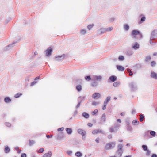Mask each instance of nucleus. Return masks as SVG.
<instances>
[{"label":"nucleus","instance_id":"1","mask_svg":"<svg viewBox=\"0 0 157 157\" xmlns=\"http://www.w3.org/2000/svg\"><path fill=\"white\" fill-rule=\"evenodd\" d=\"M131 35L134 38H136V36H138L139 38H141L142 37V36L141 33L138 31L136 30H133L132 31Z\"/></svg>","mask_w":157,"mask_h":157},{"label":"nucleus","instance_id":"2","mask_svg":"<svg viewBox=\"0 0 157 157\" xmlns=\"http://www.w3.org/2000/svg\"><path fill=\"white\" fill-rule=\"evenodd\" d=\"M115 144L114 143L111 142L107 144L105 147V150H108L113 148L115 145Z\"/></svg>","mask_w":157,"mask_h":157},{"label":"nucleus","instance_id":"3","mask_svg":"<svg viewBox=\"0 0 157 157\" xmlns=\"http://www.w3.org/2000/svg\"><path fill=\"white\" fill-rule=\"evenodd\" d=\"M52 49L51 47H49L46 50V56H49L51 55Z\"/></svg>","mask_w":157,"mask_h":157},{"label":"nucleus","instance_id":"4","mask_svg":"<svg viewBox=\"0 0 157 157\" xmlns=\"http://www.w3.org/2000/svg\"><path fill=\"white\" fill-rule=\"evenodd\" d=\"M100 97V94L99 93H95L93 94L92 97L94 99H98Z\"/></svg>","mask_w":157,"mask_h":157},{"label":"nucleus","instance_id":"5","mask_svg":"<svg viewBox=\"0 0 157 157\" xmlns=\"http://www.w3.org/2000/svg\"><path fill=\"white\" fill-rule=\"evenodd\" d=\"M78 132L82 135V136H85L86 133V132L85 131L82 129H79L78 131Z\"/></svg>","mask_w":157,"mask_h":157},{"label":"nucleus","instance_id":"6","mask_svg":"<svg viewBox=\"0 0 157 157\" xmlns=\"http://www.w3.org/2000/svg\"><path fill=\"white\" fill-rule=\"evenodd\" d=\"M102 132L101 130L100 129H97V130H94L92 131V133L94 134H96L98 133H101Z\"/></svg>","mask_w":157,"mask_h":157},{"label":"nucleus","instance_id":"7","mask_svg":"<svg viewBox=\"0 0 157 157\" xmlns=\"http://www.w3.org/2000/svg\"><path fill=\"white\" fill-rule=\"evenodd\" d=\"M64 137L63 135L62 134H58L56 137V138L57 140H61Z\"/></svg>","mask_w":157,"mask_h":157},{"label":"nucleus","instance_id":"8","mask_svg":"<svg viewBox=\"0 0 157 157\" xmlns=\"http://www.w3.org/2000/svg\"><path fill=\"white\" fill-rule=\"evenodd\" d=\"M151 77L157 79V73L154 72H151Z\"/></svg>","mask_w":157,"mask_h":157},{"label":"nucleus","instance_id":"9","mask_svg":"<svg viewBox=\"0 0 157 157\" xmlns=\"http://www.w3.org/2000/svg\"><path fill=\"white\" fill-rule=\"evenodd\" d=\"M109 79L112 82H114L116 81L117 79V77L115 76H112L109 77Z\"/></svg>","mask_w":157,"mask_h":157},{"label":"nucleus","instance_id":"10","mask_svg":"<svg viewBox=\"0 0 157 157\" xmlns=\"http://www.w3.org/2000/svg\"><path fill=\"white\" fill-rule=\"evenodd\" d=\"M117 69L119 70L120 71H123L124 70V68L123 67L117 65L116 66Z\"/></svg>","mask_w":157,"mask_h":157},{"label":"nucleus","instance_id":"11","mask_svg":"<svg viewBox=\"0 0 157 157\" xmlns=\"http://www.w3.org/2000/svg\"><path fill=\"white\" fill-rule=\"evenodd\" d=\"M52 153L51 152H50L45 154L44 155L43 157H51L52 156Z\"/></svg>","mask_w":157,"mask_h":157},{"label":"nucleus","instance_id":"12","mask_svg":"<svg viewBox=\"0 0 157 157\" xmlns=\"http://www.w3.org/2000/svg\"><path fill=\"white\" fill-rule=\"evenodd\" d=\"M4 101L6 103H9L11 101V99L9 97H6L4 99Z\"/></svg>","mask_w":157,"mask_h":157},{"label":"nucleus","instance_id":"13","mask_svg":"<svg viewBox=\"0 0 157 157\" xmlns=\"http://www.w3.org/2000/svg\"><path fill=\"white\" fill-rule=\"evenodd\" d=\"M139 45L137 43H135V44L133 46V48L135 49H137L138 48Z\"/></svg>","mask_w":157,"mask_h":157},{"label":"nucleus","instance_id":"14","mask_svg":"<svg viewBox=\"0 0 157 157\" xmlns=\"http://www.w3.org/2000/svg\"><path fill=\"white\" fill-rule=\"evenodd\" d=\"M82 116L86 118H88L89 117V115L85 112L83 113H82Z\"/></svg>","mask_w":157,"mask_h":157},{"label":"nucleus","instance_id":"15","mask_svg":"<svg viewBox=\"0 0 157 157\" xmlns=\"http://www.w3.org/2000/svg\"><path fill=\"white\" fill-rule=\"evenodd\" d=\"M67 132L69 134H70L72 133V130L71 129L69 128H67L66 129Z\"/></svg>","mask_w":157,"mask_h":157},{"label":"nucleus","instance_id":"16","mask_svg":"<svg viewBox=\"0 0 157 157\" xmlns=\"http://www.w3.org/2000/svg\"><path fill=\"white\" fill-rule=\"evenodd\" d=\"M139 123V121L137 120H134L132 122V124L134 125H137Z\"/></svg>","mask_w":157,"mask_h":157},{"label":"nucleus","instance_id":"17","mask_svg":"<svg viewBox=\"0 0 157 157\" xmlns=\"http://www.w3.org/2000/svg\"><path fill=\"white\" fill-rule=\"evenodd\" d=\"M75 155L78 157H80L82 156V153L80 152H77L75 154Z\"/></svg>","mask_w":157,"mask_h":157},{"label":"nucleus","instance_id":"18","mask_svg":"<svg viewBox=\"0 0 157 157\" xmlns=\"http://www.w3.org/2000/svg\"><path fill=\"white\" fill-rule=\"evenodd\" d=\"M113 29L112 27H109L105 29V31L106 32H109L112 30Z\"/></svg>","mask_w":157,"mask_h":157},{"label":"nucleus","instance_id":"19","mask_svg":"<svg viewBox=\"0 0 157 157\" xmlns=\"http://www.w3.org/2000/svg\"><path fill=\"white\" fill-rule=\"evenodd\" d=\"M10 151V149L8 147H6L5 148V152L6 153H7L9 152Z\"/></svg>","mask_w":157,"mask_h":157},{"label":"nucleus","instance_id":"20","mask_svg":"<svg viewBox=\"0 0 157 157\" xmlns=\"http://www.w3.org/2000/svg\"><path fill=\"white\" fill-rule=\"evenodd\" d=\"M76 88L78 91H80L82 89V87L80 85H78L76 86Z\"/></svg>","mask_w":157,"mask_h":157},{"label":"nucleus","instance_id":"21","mask_svg":"<svg viewBox=\"0 0 157 157\" xmlns=\"http://www.w3.org/2000/svg\"><path fill=\"white\" fill-rule=\"evenodd\" d=\"M105 118H106V115L105 114H104L103 115L101 118V121H105Z\"/></svg>","mask_w":157,"mask_h":157},{"label":"nucleus","instance_id":"22","mask_svg":"<svg viewBox=\"0 0 157 157\" xmlns=\"http://www.w3.org/2000/svg\"><path fill=\"white\" fill-rule=\"evenodd\" d=\"M118 151H121L122 150V148H123V145L122 144H119L118 146Z\"/></svg>","mask_w":157,"mask_h":157},{"label":"nucleus","instance_id":"23","mask_svg":"<svg viewBox=\"0 0 157 157\" xmlns=\"http://www.w3.org/2000/svg\"><path fill=\"white\" fill-rule=\"evenodd\" d=\"M124 28L125 30L127 31L129 29V26L127 24H125L124 26Z\"/></svg>","mask_w":157,"mask_h":157},{"label":"nucleus","instance_id":"24","mask_svg":"<svg viewBox=\"0 0 157 157\" xmlns=\"http://www.w3.org/2000/svg\"><path fill=\"white\" fill-rule=\"evenodd\" d=\"M44 151V149L43 148H42L37 150V152L38 153H42Z\"/></svg>","mask_w":157,"mask_h":157},{"label":"nucleus","instance_id":"25","mask_svg":"<svg viewBox=\"0 0 157 157\" xmlns=\"http://www.w3.org/2000/svg\"><path fill=\"white\" fill-rule=\"evenodd\" d=\"M110 97H108L105 100V101L104 102V103L106 104H107L108 102L110 100Z\"/></svg>","mask_w":157,"mask_h":157},{"label":"nucleus","instance_id":"26","mask_svg":"<svg viewBox=\"0 0 157 157\" xmlns=\"http://www.w3.org/2000/svg\"><path fill=\"white\" fill-rule=\"evenodd\" d=\"M127 71L128 73H129V75L130 76H132L133 75L132 72L131 71L130 69L128 68L127 70Z\"/></svg>","mask_w":157,"mask_h":157},{"label":"nucleus","instance_id":"27","mask_svg":"<svg viewBox=\"0 0 157 157\" xmlns=\"http://www.w3.org/2000/svg\"><path fill=\"white\" fill-rule=\"evenodd\" d=\"M151 57L150 56H147L145 58V61L146 62H148L151 59Z\"/></svg>","mask_w":157,"mask_h":157},{"label":"nucleus","instance_id":"28","mask_svg":"<svg viewBox=\"0 0 157 157\" xmlns=\"http://www.w3.org/2000/svg\"><path fill=\"white\" fill-rule=\"evenodd\" d=\"M120 83L119 82H116L113 83V86L115 87H117L119 85Z\"/></svg>","mask_w":157,"mask_h":157},{"label":"nucleus","instance_id":"29","mask_svg":"<svg viewBox=\"0 0 157 157\" xmlns=\"http://www.w3.org/2000/svg\"><path fill=\"white\" fill-rule=\"evenodd\" d=\"M140 122H142L144 118V116L142 114H140Z\"/></svg>","mask_w":157,"mask_h":157},{"label":"nucleus","instance_id":"30","mask_svg":"<svg viewBox=\"0 0 157 157\" xmlns=\"http://www.w3.org/2000/svg\"><path fill=\"white\" fill-rule=\"evenodd\" d=\"M22 95V94L21 93H18L15 94V95L14 96V97L15 98H17L19 97L20 96Z\"/></svg>","mask_w":157,"mask_h":157},{"label":"nucleus","instance_id":"31","mask_svg":"<svg viewBox=\"0 0 157 157\" xmlns=\"http://www.w3.org/2000/svg\"><path fill=\"white\" fill-rule=\"evenodd\" d=\"M94 25L93 24H91L88 25L87 26V28L89 30H90L94 26Z\"/></svg>","mask_w":157,"mask_h":157},{"label":"nucleus","instance_id":"32","mask_svg":"<svg viewBox=\"0 0 157 157\" xmlns=\"http://www.w3.org/2000/svg\"><path fill=\"white\" fill-rule=\"evenodd\" d=\"M80 33L82 35H83L86 33V31L84 29H82L80 31Z\"/></svg>","mask_w":157,"mask_h":157},{"label":"nucleus","instance_id":"33","mask_svg":"<svg viewBox=\"0 0 157 157\" xmlns=\"http://www.w3.org/2000/svg\"><path fill=\"white\" fill-rule=\"evenodd\" d=\"M85 79L89 81L90 80L91 78L90 76H87L85 77Z\"/></svg>","mask_w":157,"mask_h":157},{"label":"nucleus","instance_id":"34","mask_svg":"<svg viewBox=\"0 0 157 157\" xmlns=\"http://www.w3.org/2000/svg\"><path fill=\"white\" fill-rule=\"evenodd\" d=\"M59 58H61L62 59H63L64 58V56H58L56 57V59L57 60Z\"/></svg>","mask_w":157,"mask_h":157},{"label":"nucleus","instance_id":"35","mask_svg":"<svg viewBox=\"0 0 157 157\" xmlns=\"http://www.w3.org/2000/svg\"><path fill=\"white\" fill-rule=\"evenodd\" d=\"M142 147L143 149L145 151H146L147 149V147L146 145H143L142 146Z\"/></svg>","mask_w":157,"mask_h":157},{"label":"nucleus","instance_id":"36","mask_svg":"<svg viewBox=\"0 0 157 157\" xmlns=\"http://www.w3.org/2000/svg\"><path fill=\"white\" fill-rule=\"evenodd\" d=\"M156 64V62L154 61H153L151 62V67L154 66Z\"/></svg>","mask_w":157,"mask_h":157},{"label":"nucleus","instance_id":"37","mask_svg":"<svg viewBox=\"0 0 157 157\" xmlns=\"http://www.w3.org/2000/svg\"><path fill=\"white\" fill-rule=\"evenodd\" d=\"M95 78L96 80H101V76H96Z\"/></svg>","mask_w":157,"mask_h":157},{"label":"nucleus","instance_id":"38","mask_svg":"<svg viewBox=\"0 0 157 157\" xmlns=\"http://www.w3.org/2000/svg\"><path fill=\"white\" fill-rule=\"evenodd\" d=\"M146 155H150V151L148 149H147L146 151Z\"/></svg>","mask_w":157,"mask_h":157},{"label":"nucleus","instance_id":"39","mask_svg":"<svg viewBox=\"0 0 157 157\" xmlns=\"http://www.w3.org/2000/svg\"><path fill=\"white\" fill-rule=\"evenodd\" d=\"M119 59L120 60H123L124 59V57L122 56H120L119 57Z\"/></svg>","mask_w":157,"mask_h":157},{"label":"nucleus","instance_id":"40","mask_svg":"<svg viewBox=\"0 0 157 157\" xmlns=\"http://www.w3.org/2000/svg\"><path fill=\"white\" fill-rule=\"evenodd\" d=\"M98 112V110L97 109H95L94 110V111L92 112V114L93 115H94L95 114H96Z\"/></svg>","mask_w":157,"mask_h":157},{"label":"nucleus","instance_id":"41","mask_svg":"<svg viewBox=\"0 0 157 157\" xmlns=\"http://www.w3.org/2000/svg\"><path fill=\"white\" fill-rule=\"evenodd\" d=\"M150 134L152 136H155V132L154 131L150 132Z\"/></svg>","mask_w":157,"mask_h":157},{"label":"nucleus","instance_id":"42","mask_svg":"<svg viewBox=\"0 0 157 157\" xmlns=\"http://www.w3.org/2000/svg\"><path fill=\"white\" fill-rule=\"evenodd\" d=\"M64 130V128L63 127H62L61 128H59L57 130L58 131H63Z\"/></svg>","mask_w":157,"mask_h":157},{"label":"nucleus","instance_id":"43","mask_svg":"<svg viewBox=\"0 0 157 157\" xmlns=\"http://www.w3.org/2000/svg\"><path fill=\"white\" fill-rule=\"evenodd\" d=\"M107 105V104H105L104 103V105L102 108L103 110H104L106 109V107Z\"/></svg>","mask_w":157,"mask_h":157},{"label":"nucleus","instance_id":"44","mask_svg":"<svg viewBox=\"0 0 157 157\" xmlns=\"http://www.w3.org/2000/svg\"><path fill=\"white\" fill-rule=\"evenodd\" d=\"M29 144L31 145H32L34 143V141L33 140H30L29 141Z\"/></svg>","mask_w":157,"mask_h":157},{"label":"nucleus","instance_id":"45","mask_svg":"<svg viewBox=\"0 0 157 157\" xmlns=\"http://www.w3.org/2000/svg\"><path fill=\"white\" fill-rule=\"evenodd\" d=\"M145 17H143L141 19V21L142 22H143L145 21Z\"/></svg>","mask_w":157,"mask_h":157},{"label":"nucleus","instance_id":"46","mask_svg":"<svg viewBox=\"0 0 157 157\" xmlns=\"http://www.w3.org/2000/svg\"><path fill=\"white\" fill-rule=\"evenodd\" d=\"M67 154H68L69 155H71V154L72 153V152L71 151H67Z\"/></svg>","mask_w":157,"mask_h":157},{"label":"nucleus","instance_id":"47","mask_svg":"<svg viewBox=\"0 0 157 157\" xmlns=\"http://www.w3.org/2000/svg\"><path fill=\"white\" fill-rule=\"evenodd\" d=\"M21 157H26V154L24 153L22 154L21 155Z\"/></svg>","mask_w":157,"mask_h":157},{"label":"nucleus","instance_id":"48","mask_svg":"<svg viewBox=\"0 0 157 157\" xmlns=\"http://www.w3.org/2000/svg\"><path fill=\"white\" fill-rule=\"evenodd\" d=\"M99 138H97L95 139V141L96 143H99Z\"/></svg>","mask_w":157,"mask_h":157},{"label":"nucleus","instance_id":"49","mask_svg":"<svg viewBox=\"0 0 157 157\" xmlns=\"http://www.w3.org/2000/svg\"><path fill=\"white\" fill-rule=\"evenodd\" d=\"M36 82H32L31 83V86H33V85H34L36 83Z\"/></svg>","mask_w":157,"mask_h":157},{"label":"nucleus","instance_id":"50","mask_svg":"<svg viewBox=\"0 0 157 157\" xmlns=\"http://www.w3.org/2000/svg\"><path fill=\"white\" fill-rule=\"evenodd\" d=\"M98 104V103H97L95 102H93L92 103L93 105H97Z\"/></svg>","mask_w":157,"mask_h":157},{"label":"nucleus","instance_id":"51","mask_svg":"<svg viewBox=\"0 0 157 157\" xmlns=\"http://www.w3.org/2000/svg\"><path fill=\"white\" fill-rule=\"evenodd\" d=\"M96 83L95 82H94V83H93L92 84V86H96Z\"/></svg>","mask_w":157,"mask_h":157},{"label":"nucleus","instance_id":"52","mask_svg":"<svg viewBox=\"0 0 157 157\" xmlns=\"http://www.w3.org/2000/svg\"><path fill=\"white\" fill-rule=\"evenodd\" d=\"M40 78V77L39 76H38V77H36L35 78V80H38V79H39Z\"/></svg>","mask_w":157,"mask_h":157},{"label":"nucleus","instance_id":"53","mask_svg":"<svg viewBox=\"0 0 157 157\" xmlns=\"http://www.w3.org/2000/svg\"><path fill=\"white\" fill-rule=\"evenodd\" d=\"M151 157H157V156L156 154H153L152 155Z\"/></svg>","mask_w":157,"mask_h":157},{"label":"nucleus","instance_id":"54","mask_svg":"<svg viewBox=\"0 0 157 157\" xmlns=\"http://www.w3.org/2000/svg\"><path fill=\"white\" fill-rule=\"evenodd\" d=\"M6 125L7 126H10V125H11L9 123H6Z\"/></svg>","mask_w":157,"mask_h":157},{"label":"nucleus","instance_id":"55","mask_svg":"<svg viewBox=\"0 0 157 157\" xmlns=\"http://www.w3.org/2000/svg\"><path fill=\"white\" fill-rule=\"evenodd\" d=\"M15 150H16V151H17L18 150H19V148L18 147H16L15 148Z\"/></svg>","mask_w":157,"mask_h":157},{"label":"nucleus","instance_id":"56","mask_svg":"<svg viewBox=\"0 0 157 157\" xmlns=\"http://www.w3.org/2000/svg\"><path fill=\"white\" fill-rule=\"evenodd\" d=\"M117 121L118 122L121 123V120L120 119H117Z\"/></svg>","mask_w":157,"mask_h":157},{"label":"nucleus","instance_id":"57","mask_svg":"<svg viewBox=\"0 0 157 157\" xmlns=\"http://www.w3.org/2000/svg\"><path fill=\"white\" fill-rule=\"evenodd\" d=\"M17 151H18V153H20L21 152V149H19V150H18Z\"/></svg>","mask_w":157,"mask_h":157},{"label":"nucleus","instance_id":"58","mask_svg":"<svg viewBox=\"0 0 157 157\" xmlns=\"http://www.w3.org/2000/svg\"><path fill=\"white\" fill-rule=\"evenodd\" d=\"M46 136L48 138H49L50 137V136L49 135H47Z\"/></svg>","mask_w":157,"mask_h":157},{"label":"nucleus","instance_id":"59","mask_svg":"<svg viewBox=\"0 0 157 157\" xmlns=\"http://www.w3.org/2000/svg\"><path fill=\"white\" fill-rule=\"evenodd\" d=\"M110 131L111 132H113L114 130L113 128H111L110 129Z\"/></svg>","mask_w":157,"mask_h":157},{"label":"nucleus","instance_id":"60","mask_svg":"<svg viewBox=\"0 0 157 157\" xmlns=\"http://www.w3.org/2000/svg\"><path fill=\"white\" fill-rule=\"evenodd\" d=\"M38 53L37 52H35L34 53V54L35 55H37L38 54Z\"/></svg>","mask_w":157,"mask_h":157},{"label":"nucleus","instance_id":"61","mask_svg":"<svg viewBox=\"0 0 157 157\" xmlns=\"http://www.w3.org/2000/svg\"><path fill=\"white\" fill-rule=\"evenodd\" d=\"M120 114L121 116H123L124 115V113H121Z\"/></svg>","mask_w":157,"mask_h":157},{"label":"nucleus","instance_id":"62","mask_svg":"<svg viewBox=\"0 0 157 157\" xmlns=\"http://www.w3.org/2000/svg\"><path fill=\"white\" fill-rule=\"evenodd\" d=\"M156 55H157V53H155L153 54L154 56H155Z\"/></svg>","mask_w":157,"mask_h":157},{"label":"nucleus","instance_id":"63","mask_svg":"<svg viewBox=\"0 0 157 157\" xmlns=\"http://www.w3.org/2000/svg\"><path fill=\"white\" fill-rule=\"evenodd\" d=\"M92 125L91 124H89V126H92Z\"/></svg>","mask_w":157,"mask_h":157},{"label":"nucleus","instance_id":"64","mask_svg":"<svg viewBox=\"0 0 157 157\" xmlns=\"http://www.w3.org/2000/svg\"><path fill=\"white\" fill-rule=\"evenodd\" d=\"M124 157H131L130 156H126Z\"/></svg>","mask_w":157,"mask_h":157}]
</instances>
